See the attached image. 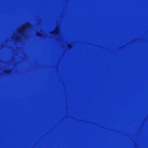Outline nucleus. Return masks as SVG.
Masks as SVG:
<instances>
[{
    "label": "nucleus",
    "mask_w": 148,
    "mask_h": 148,
    "mask_svg": "<svg viewBox=\"0 0 148 148\" xmlns=\"http://www.w3.org/2000/svg\"><path fill=\"white\" fill-rule=\"evenodd\" d=\"M30 25L29 23L26 24L21 29L19 30V33L21 34L22 35H23V32L25 31V29L28 27H29Z\"/></svg>",
    "instance_id": "1"
},
{
    "label": "nucleus",
    "mask_w": 148,
    "mask_h": 148,
    "mask_svg": "<svg viewBox=\"0 0 148 148\" xmlns=\"http://www.w3.org/2000/svg\"><path fill=\"white\" fill-rule=\"evenodd\" d=\"M58 32V30L57 29H56V30L53 32V34H57Z\"/></svg>",
    "instance_id": "2"
}]
</instances>
